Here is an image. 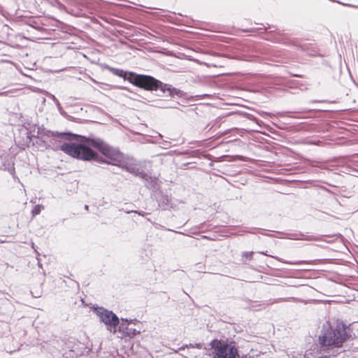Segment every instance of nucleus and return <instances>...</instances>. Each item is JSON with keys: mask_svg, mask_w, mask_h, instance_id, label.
<instances>
[{"mask_svg": "<svg viewBox=\"0 0 358 358\" xmlns=\"http://www.w3.org/2000/svg\"><path fill=\"white\" fill-rule=\"evenodd\" d=\"M212 358H236L238 346L234 341L213 339L209 343Z\"/></svg>", "mask_w": 358, "mask_h": 358, "instance_id": "5", "label": "nucleus"}, {"mask_svg": "<svg viewBox=\"0 0 358 358\" xmlns=\"http://www.w3.org/2000/svg\"><path fill=\"white\" fill-rule=\"evenodd\" d=\"M189 346L192 347V348H196V349H201L202 346H203V344L201 343H196L194 344H191L190 343Z\"/></svg>", "mask_w": 358, "mask_h": 358, "instance_id": "23", "label": "nucleus"}, {"mask_svg": "<svg viewBox=\"0 0 358 358\" xmlns=\"http://www.w3.org/2000/svg\"><path fill=\"white\" fill-rule=\"evenodd\" d=\"M259 253L260 254H263V255H266V253L264 252H260Z\"/></svg>", "mask_w": 358, "mask_h": 358, "instance_id": "32", "label": "nucleus"}, {"mask_svg": "<svg viewBox=\"0 0 358 358\" xmlns=\"http://www.w3.org/2000/svg\"><path fill=\"white\" fill-rule=\"evenodd\" d=\"M8 13L4 9L3 6L0 4V15H2L4 17H6Z\"/></svg>", "mask_w": 358, "mask_h": 358, "instance_id": "22", "label": "nucleus"}, {"mask_svg": "<svg viewBox=\"0 0 358 358\" xmlns=\"http://www.w3.org/2000/svg\"><path fill=\"white\" fill-rule=\"evenodd\" d=\"M357 349H358V348H357Z\"/></svg>", "mask_w": 358, "mask_h": 358, "instance_id": "33", "label": "nucleus"}, {"mask_svg": "<svg viewBox=\"0 0 358 358\" xmlns=\"http://www.w3.org/2000/svg\"><path fill=\"white\" fill-rule=\"evenodd\" d=\"M0 170L8 171L13 178H15V169L14 166V162H12L11 165L8 164V166H6V164L3 163L2 166H0Z\"/></svg>", "mask_w": 358, "mask_h": 358, "instance_id": "12", "label": "nucleus"}, {"mask_svg": "<svg viewBox=\"0 0 358 358\" xmlns=\"http://www.w3.org/2000/svg\"><path fill=\"white\" fill-rule=\"evenodd\" d=\"M149 176L150 175H148L147 173H145L143 170L140 169L138 171L136 176L139 177L140 178H141L142 180H143L145 181Z\"/></svg>", "mask_w": 358, "mask_h": 358, "instance_id": "18", "label": "nucleus"}, {"mask_svg": "<svg viewBox=\"0 0 358 358\" xmlns=\"http://www.w3.org/2000/svg\"><path fill=\"white\" fill-rule=\"evenodd\" d=\"M145 185L152 192H157L160 188V181L155 176H149L145 180Z\"/></svg>", "mask_w": 358, "mask_h": 358, "instance_id": "8", "label": "nucleus"}, {"mask_svg": "<svg viewBox=\"0 0 358 358\" xmlns=\"http://www.w3.org/2000/svg\"><path fill=\"white\" fill-rule=\"evenodd\" d=\"M37 134L50 138L52 141H66L60 145L59 150L73 158L80 160H83L81 155L87 154L91 146L90 141L95 136L94 135L85 136L70 131H52L45 128L43 125H37Z\"/></svg>", "mask_w": 358, "mask_h": 358, "instance_id": "4", "label": "nucleus"}, {"mask_svg": "<svg viewBox=\"0 0 358 358\" xmlns=\"http://www.w3.org/2000/svg\"><path fill=\"white\" fill-rule=\"evenodd\" d=\"M214 125H215V124H213L211 125V123H210V124H208L207 125L206 129H208V131H210V129H212V128L214 127Z\"/></svg>", "mask_w": 358, "mask_h": 358, "instance_id": "27", "label": "nucleus"}, {"mask_svg": "<svg viewBox=\"0 0 358 358\" xmlns=\"http://www.w3.org/2000/svg\"><path fill=\"white\" fill-rule=\"evenodd\" d=\"M275 41L278 43H285V38H283L282 35L280 34L279 32L277 33V36H275Z\"/></svg>", "mask_w": 358, "mask_h": 358, "instance_id": "21", "label": "nucleus"}, {"mask_svg": "<svg viewBox=\"0 0 358 358\" xmlns=\"http://www.w3.org/2000/svg\"><path fill=\"white\" fill-rule=\"evenodd\" d=\"M120 321L121 322H120V324L117 328V332H119L121 334L122 338H134L141 333L140 330L129 327V325L126 323L127 318H121Z\"/></svg>", "mask_w": 358, "mask_h": 358, "instance_id": "7", "label": "nucleus"}, {"mask_svg": "<svg viewBox=\"0 0 358 358\" xmlns=\"http://www.w3.org/2000/svg\"><path fill=\"white\" fill-rule=\"evenodd\" d=\"M49 97L55 102L59 113L64 117L67 118L68 120H71L72 117L71 115H68L66 112L64 111L63 108L62 107L59 100L55 97V95L52 94H49Z\"/></svg>", "mask_w": 358, "mask_h": 358, "instance_id": "11", "label": "nucleus"}, {"mask_svg": "<svg viewBox=\"0 0 358 358\" xmlns=\"http://www.w3.org/2000/svg\"><path fill=\"white\" fill-rule=\"evenodd\" d=\"M148 259V256L146 255L145 258H143V260H147Z\"/></svg>", "mask_w": 358, "mask_h": 358, "instance_id": "31", "label": "nucleus"}, {"mask_svg": "<svg viewBox=\"0 0 358 358\" xmlns=\"http://www.w3.org/2000/svg\"><path fill=\"white\" fill-rule=\"evenodd\" d=\"M262 27H252V28H249V29H243L241 31L244 33H248V32L254 33V32H257V31L262 30V29L266 31L268 28L271 27V26L270 24H268V27H266L263 24H262Z\"/></svg>", "mask_w": 358, "mask_h": 358, "instance_id": "13", "label": "nucleus"}, {"mask_svg": "<svg viewBox=\"0 0 358 358\" xmlns=\"http://www.w3.org/2000/svg\"><path fill=\"white\" fill-rule=\"evenodd\" d=\"M158 206L163 210H166L171 207V201L168 195L161 194V196L157 199Z\"/></svg>", "mask_w": 358, "mask_h": 358, "instance_id": "10", "label": "nucleus"}, {"mask_svg": "<svg viewBox=\"0 0 358 358\" xmlns=\"http://www.w3.org/2000/svg\"><path fill=\"white\" fill-rule=\"evenodd\" d=\"M90 143L91 146L87 154L81 155L83 161H94L99 164L115 166L135 176L140 170L139 168L129 164L118 148L110 146L101 138L94 136Z\"/></svg>", "mask_w": 358, "mask_h": 358, "instance_id": "1", "label": "nucleus"}, {"mask_svg": "<svg viewBox=\"0 0 358 358\" xmlns=\"http://www.w3.org/2000/svg\"><path fill=\"white\" fill-rule=\"evenodd\" d=\"M139 321L136 319H130V320H128L127 319V321L126 322L127 324H128V325H130L131 324H136V323H138Z\"/></svg>", "mask_w": 358, "mask_h": 358, "instance_id": "24", "label": "nucleus"}, {"mask_svg": "<svg viewBox=\"0 0 358 358\" xmlns=\"http://www.w3.org/2000/svg\"><path fill=\"white\" fill-rule=\"evenodd\" d=\"M91 309L99 317L100 322L106 325L107 330L113 334L117 332V328L121 319L115 313L103 307L99 306L97 304L93 305Z\"/></svg>", "mask_w": 358, "mask_h": 358, "instance_id": "6", "label": "nucleus"}, {"mask_svg": "<svg viewBox=\"0 0 358 358\" xmlns=\"http://www.w3.org/2000/svg\"><path fill=\"white\" fill-rule=\"evenodd\" d=\"M103 67L113 75L122 78L124 81H127L134 86L146 91H160L163 94L168 92L171 97L182 98L186 94L182 90L176 88L171 85L164 83L150 75L114 68L106 64H104Z\"/></svg>", "mask_w": 358, "mask_h": 358, "instance_id": "3", "label": "nucleus"}, {"mask_svg": "<svg viewBox=\"0 0 358 358\" xmlns=\"http://www.w3.org/2000/svg\"><path fill=\"white\" fill-rule=\"evenodd\" d=\"M84 208H85V210H89V206L88 205H85Z\"/></svg>", "mask_w": 358, "mask_h": 358, "instance_id": "29", "label": "nucleus"}, {"mask_svg": "<svg viewBox=\"0 0 358 358\" xmlns=\"http://www.w3.org/2000/svg\"><path fill=\"white\" fill-rule=\"evenodd\" d=\"M8 94V91L0 92V96H7Z\"/></svg>", "mask_w": 358, "mask_h": 358, "instance_id": "26", "label": "nucleus"}, {"mask_svg": "<svg viewBox=\"0 0 358 358\" xmlns=\"http://www.w3.org/2000/svg\"><path fill=\"white\" fill-rule=\"evenodd\" d=\"M287 238L292 240L319 241L318 238L313 236L304 235L302 233L287 234Z\"/></svg>", "mask_w": 358, "mask_h": 358, "instance_id": "9", "label": "nucleus"}, {"mask_svg": "<svg viewBox=\"0 0 358 358\" xmlns=\"http://www.w3.org/2000/svg\"><path fill=\"white\" fill-rule=\"evenodd\" d=\"M313 102H327V101H315V100H313Z\"/></svg>", "mask_w": 358, "mask_h": 358, "instance_id": "30", "label": "nucleus"}, {"mask_svg": "<svg viewBox=\"0 0 358 358\" xmlns=\"http://www.w3.org/2000/svg\"><path fill=\"white\" fill-rule=\"evenodd\" d=\"M348 329L349 330V326L342 321H338L334 326L329 322L324 324L318 336V358H334L344 353L345 350L343 349V343L351 337Z\"/></svg>", "mask_w": 358, "mask_h": 358, "instance_id": "2", "label": "nucleus"}, {"mask_svg": "<svg viewBox=\"0 0 358 358\" xmlns=\"http://www.w3.org/2000/svg\"><path fill=\"white\" fill-rule=\"evenodd\" d=\"M43 208V207L41 205L34 206L33 209L31 210L32 216L35 217V216L39 215Z\"/></svg>", "mask_w": 358, "mask_h": 358, "instance_id": "16", "label": "nucleus"}, {"mask_svg": "<svg viewBox=\"0 0 358 358\" xmlns=\"http://www.w3.org/2000/svg\"><path fill=\"white\" fill-rule=\"evenodd\" d=\"M253 252H243V262L250 261L252 259Z\"/></svg>", "mask_w": 358, "mask_h": 358, "instance_id": "17", "label": "nucleus"}, {"mask_svg": "<svg viewBox=\"0 0 358 358\" xmlns=\"http://www.w3.org/2000/svg\"><path fill=\"white\" fill-rule=\"evenodd\" d=\"M76 4L80 8H87L88 0H76Z\"/></svg>", "mask_w": 358, "mask_h": 358, "instance_id": "19", "label": "nucleus"}, {"mask_svg": "<svg viewBox=\"0 0 358 358\" xmlns=\"http://www.w3.org/2000/svg\"><path fill=\"white\" fill-rule=\"evenodd\" d=\"M332 2H336V3H338L339 4H341L344 6H347V7H350V8H358V6H355V5H353V4H351V3H343L338 0H330Z\"/></svg>", "mask_w": 358, "mask_h": 358, "instance_id": "20", "label": "nucleus"}, {"mask_svg": "<svg viewBox=\"0 0 358 358\" xmlns=\"http://www.w3.org/2000/svg\"><path fill=\"white\" fill-rule=\"evenodd\" d=\"M186 347H187V345H183V346L180 347V348H179V350H184Z\"/></svg>", "mask_w": 358, "mask_h": 358, "instance_id": "28", "label": "nucleus"}, {"mask_svg": "<svg viewBox=\"0 0 358 358\" xmlns=\"http://www.w3.org/2000/svg\"><path fill=\"white\" fill-rule=\"evenodd\" d=\"M301 48V50L306 52V53L310 56H316L317 55V50H310L308 48V45L307 44H304L300 46Z\"/></svg>", "mask_w": 358, "mask_h": 358, "instance_id": "15", "label": "nucleus"}, {"mask_svg": "<svg viewBox=\"0 0 358 358\" xmlns=\"http://www.w3.org/2000/svg\"><path fill=\"white\" fill-rule=\"evenodd\" d=\"M236 358H252V357L245 354H242L241 355H240V354L238 353V356H237Z\"/></svg>", "mask_w": 358, "mask_h": 358, "instance_id": "25", "label": "nucleus"}, {"mask_svg": "<svg viewBox=\"0 0 358 358\" xmlns=\"http://www.w3.org/2000/svg\"><path fill=\"white\" fill-rule=\"evenodd\" d=\"M271 257L275 259L276 260L280 262H282V263H285V264H290V265H298V264H301L302 263H303L304 262L303 261H297V262H291V261H287V260H285L280 257H274V256H271Z\"/></svg>", "mask_w": 358, "mask_h": 358, "instance_id": "14", "label": "nucleus"}]
</instances>
